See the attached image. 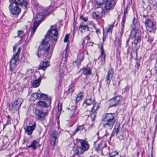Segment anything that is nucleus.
<instances>
[{"mask_svg":"<svg viewBox=\"0 0 157 157\" xmlns=\"http://www.w3.org/2000/svg\"><path fill=\"white\" fill-rule=\"evenodd\" d=\"M120 99L121 98L119 96H116L111 99L109 101L110 106H115L119 103Z\"/></svg>","mask_w":157,"mask_h":157,"instance_id":"nucleus-13","label":"nucleus"},{"mask_svg":"<svg viewBox=\"0 0 157 157\" xmlns=\"http://www.w3.org/2000/svg\"><path fill=\"white\" fill-rule=\"evenodd\" d=\"M69 88L68 90V92L72 94L74 90V87L73 84H71L69 86Z\"/></svg>","mask_w":157,"mask_h":157,"instance_id":"nucleus-35","label":"nucleus"},{"mask_svg":"<svg viewBox=\"0 0 157 157\" xmlns=\"http://www.w3.org/2000/svg\"><path fill=\"white\" fill-rule=\"evenodd\" d=\"M84 58L83 51H81L77 56V59L79 60L80 62H81L83 60Z\"/></svg>","mask_w":157,"mask_h":157,"instance_id":"nucleus-30","label":"nucleus"},{"mask_svg":"<svg viewBox=\"0 0 157 157\" xmlns=\"http://www.w3.org/2000/svg\"><path fill=\"white\" fill-rule=\"evenodd\" d=\"M38 144V142L36 140H34L32 142L30 145L28 146V148H30L32 147L34 149H36V147Z\"/></svg>","mask_w":157,"mask_h":157,"instance_id":"nucleus-32","label":"nucleus"},{"mask_svg":"<svg viewBox=\"0 0 157 157\" xmlns=\"http://www.w3.org/2000/svg\"><path fill=\"white\" fill-rule=\"evenodd\" d=\"M125 21L124 19L122 21L121 23V31H124V23Z\"/></svg>","mask_w":157,"mask_h":157,"instance_id":"nucleus-46","label":"nucleus"},{"mask_svg":"<svg viewBox=\"0 0 157 157\" xmlns=\"http://www.w3.org/2000/svg\"><path fill=\"white\" fill-rule=\"evenodd\" d=\"M103 127L107 129L111 130L116 122L114 113H106L102 117Z\"/></svg>","mask_w":157,"mask_h":157,"instance_id":"nucleus-2","label":"nucleus"},{"mask_svg":"<svg viewBox=\"0 0 157 157\" xmlns=\"http://www.w3.org/2000/svg\"><path fill=\"white\" fill-rule=\"evenodd\" d=\"M36 124L35 122H34L33 124L31 126H28L24 128L25 133L29 135H31L33 131L35 129Z\"/></svg>","mask_w":157,"mask_h":157,"instance_id":"nucleus-10","label":"nucleus"},{"mask_svg":"<svg viewBox=\"0 0 157 157\" xmlns=\"http://www.w3.org/2000/svg\"><path fill=\"white\" fill-rule=\"evenodd\" d=\"M82 93H80L78 94L77 95L76 98V102H77L80 101L82 98Z\"/></svg>","mask_w":157,"mask_h":157,"instance_id":"nucleus-36","label":"nucleus"},{"mask_svg":"<svg viewBox=\"0 0 157 157\" xmlns=\"http://www.w3.org/2000/svg\"><path fill=\"white\" fill-rule=\"evenodd\" d=\"M40 94L35 92L32 94L31 96V99L34 101L37 99H40Z\"/></svg>","mask_w":157,"mask_h":157,"instance_id":"nucleus-28","label":"nucleus"},{"mask_svg":"<svg viewBox=\"0 0 157 157\" xmlns=\"http://www.w3.org/2000/svg\"><path fill=\"white\" fill-rule=\"evenodd\" d=\"M84 127V125L83 124L78 126L75 129V130L73 132V135H74L78 131H81L82 130Z\"/></svg>","mask_w":157,"mask_h":157,"instance_id":"nucleus-33","label":"nucleus"},{"mask_svg":"<svg viewBox=\"0 0 157 157\" xmlns=\"http://www.w3.org/2000/svg\"><path fill=\"white\" fill-rule=\"evenodd\" d=\"M83 20L84 21L86 22L88 20V17H85Z\"/></svg>","mask_w":157,"mask_h":157,"instance_id":"nucleus-57","label":"nucleus"},{"mask_svg":"<svg viewBox=\"0 0 157 157\" xmlns=\"http://www.w3.org/2000/svg\"><path fill=\"white\" fill-rule=\"evenodd\" d=\"M41 81V78L40 77L38 79L33 80L31 81L32 86L34 87H38L40 84Z\"/></svg>","mask_w":157,"mask_h":157,"instance_id":"nucleus-22","label":"nucleus"},{"mask_svg":"<svg viewBox=\"0 0 157 157\" xmlns=\"http://www.w3.org/2000/svg\"><path fill=\"white\" fill-rule=\"evenodd\" d=\"M7 119H11V118H10V116L9 115H8V116L7 117Z\"/></svg>","mask_w":157,"mask_h":157,"instance_id":"nucleus-61","label":"nucleus"},{"mask_svg":"<svg viewBox=\"0 0 157 157\" xmlns=\"http://www.w3.org/2000/svg\"><path fill=\"white\" fill-rule=\"evenodd\" d=\"M106 0H95L96 5L97 6V8L100 7V6L105 2Z\"/></svg>","mask_w":157,"mask_h":157,"instance_id":"nucleus-31","label":"nucleus"},{"mask_svg":"<svg viewBox=\"0 0 157 157\" xmlns=\"http://www.w3.org/2000/svg\"><path fill=\"white\" fill-rule=\"evenodd\" d=\"M89 35H90V34H88V35H87V36H86L85 37V39H87L88 40V41L90 39V38L89 37Z\"/></svg>","mask_w":157,"mask_h":157,"instance_id":"nucleus-52","label":"nucleus"},{"mask_svg":"<svg viewBox=\"0 0 157 157\" xmlns=\"http://www.w3.org/2000/svg\"><path fill=\"white\" fill-rule=\"evenodd\" d=\"M9 9L10 12L14 15H18L21 11V9L19 7V5L14 2L10 3Z\"/></svg>","mask_w":157,"mask_h":157,"instance_id":"nucleus-5","label":"nucleus"},{"mask_svg":"<svg viewBox=\"0 0 157 157\" xmlns=\"http://www.w3.org/2000/svg\"><path fill=\"white\" fill-rule=\"evenodd\" d=\"M56 27L55 25L52 26L48 31V37L45 36V39L38 49L37 54L38 58H45L48 59L51 58L57 39L58 33Z\"/></svg>","mask_w":157,"mask_h":157,"instance_id":"nucleus-1","label":"nucleus"},{"mask_svg":"<svg viewBox=\"0 0 157 157\" xmlns=\"http://www.w3.org/2000/svg\"><path fill=\"white\" fill-rule=\"evenodd\" d=\"M154 70L155 72L157 73V63L155 64V66L154 67Z\"/></svg>","mask_w":157,"mask_h":157,"instance_id":"nucleus-54","label":"nucleus"},{"mask_svg":"<svg viewBox=\"0 0 157 157\" xmlns=\"http://www.w3.org/2000/svg\"><path fill=\"white\" fill-rule=\"evenodd\" d=\"M43 18L38 13L36 15V17L35 18V20H37L39 21H41Z\"/></svg>","mask_w":157,"mask_h":157,"instance_id":"nucleus-41","label":"nucleus"},{"mask_svg":"<svg viewBox=\"0 0 157 157\" xmlns=\"http://www.w3.org/2000/svg\"><path fill=\"white\" fill-rule=\"evenodd\" d=\"M85 37L84 38H83L82 39V44H83L85 43Z\"/></svg>","mask_w":157,"mask_h":157,"instance_id":"nucleus-58","label":"nucleus"},{"mask_svg":"<svg viewBox=\"0 0 157 157\" xmlns=\"http://www.w3.org/2000/svg\"><path fill=\"white\" fill-rule=\"evenodd\" d=\"M58 114L59 115H60L61 114V111L62 110V106L61 104L59 105L58 104Z\"/></svg>","mask_w":157,"mask_h":157,"instance_id":"nucleus-40","label":"nucleus"},{"mask_svg":"<svg viewBox=\"0 0 157 157\" xmlns=\"http://www.w3.org/2000/svg\"><path fill=\"white\" fill-rule=\"evenodd\" d=\"M94 101L92 100L91 98L87 99L85 101V103L87 105H90L93 104Z\"/></svg>","mask_w":157,"mask_h":157,"instance_id":"nucleus-34","label":"nucleus"},{"mask_svg":"<svg viewBox=\"0 0 157 157\" xmlns=\"http://www.w3.org/2000/svg\"><path fill=\"white\" fill-rule=\"evenodd\" d=\"M30 71L31 72V71H32L31 70H30V69L29 70H28L27 71V72H28Z\"/></svg>","mask_w":157,"mask_h":157,"instance_id":"nucleus-63","label":"nucleus"},{"mask_svg":"<svg viewBox=\"0 0 157 157\" xmlns=\"http://www.w3.org/2000/svg\"><path fill=\"white\" fill-rule=\"evenodd\" d=\"M11 119H7L6 123L4 124V128L6 126L10 124H11L10 123Z\"/></svg>","mask_w":157,"mask_h":157,"instance_id":"nucleus-44","label":"nucleus"},{"mask_svg":"<svg viewBox=\"0 0 157 157\" xmlns=\"http://www.w3.org/2000/svg\"><path fill=\"white\" fill-rule=\"evenodd\" d=\"M124 32V31H121H121H120L119 35L121 37L122 36Z\"/></svg>","mask_w":157,"mask_h":157,"instance_id":"nucleus-53","label":"nucleus"},{"mask_svg":"<svg viewBox=\"0 0 157 157\" xmlns=\"http://www.w3.org/2000/svg\"><path fill=\"white\" fill-rule=\"evenodd\" d=\"M93 107L91 109V114L87 117H90L92 121L93 122L95 121V118L96 115V111L99 108V104L96 102H94L93 104Z\"/></svg>","mask_w":157,"mask_h":157,"instance_id":"nucleus-6","label":"nucleus"},{"mask_svg":"<svg viewBox=\"0 0 157 157\" xmlns=\"http://www.w3.org/2000/svg\"><path fill=\"white\" fill-rule=\"evenodd\" d=\"M58 135V132L56 131H54L52 133L50 138V144L53 146L55 144L56 140Z\"/></svg>","mask_w":157,"mask_h":157,"instance_id":"nucleus-14","label":"nucleus"},{"mask_svg":"<svg viewBox=\"0 0 157 157\" xmlns=\"http://www.w3.org/2000/svg\"><path fill=\"white\" fill-rule=\"evenodd\" d=\"M88 43L89 45V46H92L94 44L93 42H92L90 41H89V42H88Z\"/></svg>","mask_w":157,"mask_h":157,"instance_id":"nucleus-56","label":"nucleus"},{"mask_svg":"<svg viewBox=\"0 0 157 157\" xmlns=\"http://www.w3.org/2000/svg\"><path fill=\"white\" fill-rule=\"evenodd\" d=\"M130 37L133 40V43L136 46L137 43L141 40V35L139 30L133 28L131 32Z\"/></svg>","mask_w":157,"mask_h":157,"instance_id":"nucleus-3","label":"nucleus"},{"mask_svg":"<svg viewBox=\"0 0 157 157\" xmlns=\"http://www.w3.org/2000/svg\"><path fill=\"white\" fill-rule=\"evenodd\" d=\"M69 38V35L68 34H67L65 37L64 39V41L65 42H67Z\"/></svg>","mask_w":157,"mask_h":157,"instance_id":"nucleus-47","label":"nucleus"},{"mask_svg":"<svg viewBox=\"0 0 157 157\" xmlns=\"http://www.w3.org/2000/svg\"><path fill=\"white\" fill-rule=\"evenodd\" d=\"M78 111L76 109V107H75L74 109L70 111L69 116L70 117H72L78 115Z\"/></svg>","mask_w":157,"mask_h":157,"instance_id":"nucleus-27","label":"nucleus"},{"mask_svg":"<svg viewBox=\"0 0 157 157\" xmlns=\"http://www.w3.org/2000/svg\"><path fill=\"white\" fill-rule=\"evenodd\" d=\"M16 45L14 46L13 47V51L14 52L15 49L16 48Z\"/></svg>","mask_w":157,"mask_h":157,"instance_id":"nucleus-59","label":"nucleus"},{"mask_svg":"<svg viewBox=\"0 0 157 157\" xmlns=\"http://www.w3.org/2000/svg\"><path fill=\"white\" fill-rule=\"evenodd\" d=\"M17 33L18 36L20 37L21 39L24 35V32L21 31H18Z\"/></svg>","mask_w":157,"mask_h":157,"instance_id":"nucleus-43","label":"nucleus"},{"mask_svg":"<svg viewBox=\"0 0 157 157\" xmlns=\"http://www.w3.org/2000/svg\"><path fill=\"white\" fill-rule=\"evenodd\" d=\"M23 102V100L21 98H19L12 104V107L15 109H19Z\"/></svg>","mask_w":157,"mask_h":157,"instance_id":"nucleus-12","label":"nucleus"},{"mask_svg":"<svg viewBox=\"0 0 157 157\" xmlns=\"http://www.w3.org/2000/svg\"><path fill=\"white\" fill-rule=\"evenodd\" d=\"M80 144L81 146V147L83 152L85 151L88 150L89 147L88 144L86 141L83 140L81 142Z\"/></svg>","mask_w":157,"mask_h":157,"instance_id":"nucleus-18","label":"nucleus"},{"mask_svg":"<svg viewBox=\"0 0 157 157\" xmlns=\"http://www.w3.org/2000/svg\"><path fill=\"white\" fill-rule=\"evenodd\" d=\"M118 154V153L116 151H113L109 154V157H114L117 155Z\"/></svg>","mask_w":157,"mask_h":157,"instance_id":"nucleus-42","label":"nucleus"},{"mask_svg":"<svg viewBox=\"0 0 157 157\" xmlns=\"http://www.w3.org/2000/svg\"><path fill=\"white\" fill-rule=\"evenodd\" d=\"M41 22V21H39L37 20H35V21L34 22V25L33 28V29L31 31V36L33 35L37 27Z\"/></svg>","mask_w":157,"mask_h":157,"instance_id":"nucleus-20","label":"nucleus"},{"mask_svg":"<svg viewBox=\"0 0 157 157\" xmlns=\"http://www.w3.org/2000/svg\"><path fill=\"white\" fill-rule=\"evenodd\" d=\"M95 150L98 151L100 150H102V147H101V145L98 144L97 145H96L94 147Z\"/></svg>","mask_w":157,"mask_h":157,"instance_id":"nucleus-38","label":"nucleus"},{"mask_svg":"<svg viewBox=\"0 0 157 157\" xmlns=\"http://www.w3.org/2000/svg\"><path fill=\"white\" fill-rule=\"evenodd\" d=\"M42 98L43 100H46L48 103L49 106L50 107L51 103V98L50 97H48L47 95L43 94H40V99Z\"/></svg>","mask_w":157,"mask_h":157,"instance_id":"nucleus-17","label":"nucleus"},{"mask_svg":"<svg viewBox=\"0 0 157 157\" xmlns=\"http://www.w3.org/2000/svg\"><path fill=\"white\" fill-rule=\"evenodd\" d=\"M145 23L147 30L149 32L152 31L155 27V24L151 20L147 19L146 20Z\"/></svg>","mask_w":157,"mask_h":157,"instance_id":"nucleus-8","label":"nucleus"},{"mask_svg":"<svg viewBox=\"0 0 157 157\" xmlns=\"http://www.w3.org/2000/svg\"><path fill=\"white\" fill-rule=\"evenodd\" d=\"M92 15L94 18L99 19L103 17V13L101 12L97 11L93 12Z\"/></svg>","mask_w":157,"mask_h":157,"instance_id":"nucleus-24","label":"nucleus"},{"mask_svg":"<svg viewBox=\"0 0 157 157\" xmlns=\"http://www.w3.org/2000/svg\"><path fill=\"white\" fill-rule=\"evenodd\" d=\"M114 74L113 70L112 68L109 69L108 73L105 77V82L107 86H109L111 80L112 79Z\"/></svg>","mask_w":157,"mask_h":157,"instance_id":"nucleus-7","label":"nucleus"},{"mask_svg":"<svg viewBox=\"0 0 157 157\" xmlns=\"http://www.w3.org/2000/svg\"><path fill=\"white\" fill-rule=\"evenodd\" d=\"M106 35L104 33L103 35V42H105L106 40Z\"/></svg>","mask_w":157,"mask_h":157,"instance_id":"nucleus-50","label":"nucleus"},{"mask_svg":"<svg viewBox=\"0 0 157 157\" xmlns=\"http://www.w3.org/2000/svg\"><path fill=\"white\" fill-rule=\"evenodd\" d=\"M36 105L41 107L47 108L48 106V104H47L45 102L41 101H38Z\"/></svg>","mask_w":157,"mask_h":157,"instance_id":"nucleus-26","label":"nucleus"},{"mask_svg":"<svg viewBox=\"0 0 157 157\" xmlns=\"http://www.w3.org/2000/svg\"><path fill=\"white\" fill-rule=\"evenodd\" d=\"M34 113L37 120L43 121L45 119L46 113L43 112L42 111L36 109Z\"/></svg>","mask_w":157,"mask_h":157,"instance_id":"nucleus-9","label":"nucleus"},{"mask_svg":"<svg viewBox=\"0 0 157 157\" xmlns=\"http://www.w3.org/2000/svg\"><path fill=\"white\" fill-rule=\"evenodd\" d=\"M155 81L157 82V78L155 79Z\"/></svg>","mask_w":157,"mask_h":157,"instance_id":"nucleus-64","label":"nucleus"},{"mask_svg":"<svg viewBox=\"0 0 157 157\" xmlns=\"http://www.w3.org/2000/svg\"><path fill=\"white\" fill-rule=\"evenodd\" d=\"M129 40H130V39H128L126 41V43H128V42L129 41Z\"/></svg>","mask_w":157,"mask_h":157,"instance_id":"nucleus-62","label":"nucleus"},{"mask_svg":"<svg viewBox=\"0 0 157 157\" xmlns=\"http://www.w3.org/2000/svg\"><path fill=\"white\" fill-rule=\"evenodd\" d=\"M113 27V25H111L109 26V28L107 29L106 32L107 33L110 32L111 33H112V32Z\"/></svg>","mask_w":157,"mask_h":157,"instance_id":"nucleus-39","label":"nucleus"},{"mask_svg":"<svg viewBox=\"0 0 157 157\" xmlns=\"http://www.w3.org/2000/svg\"><path fill=\"white\" fill-rule=\"evenodd\" d=\"M115 5L114 0H106L105 3V8L106 10L113 8Z\"/></svg>","mask_w":157,"mask_h":157,"instance_id":"nucleus-11","label":"nucleus"},{"mask_svg":"<svg viewBox=\"0 0 157 157\" xmlns=\"http://www.w3.org/2000/svg\"><path fill=\"white\" fill-rule=\"evenodd\" d=\"M65 52V54L63 56V57L62 58V60L64 62H66L67 61V55H66V53L67 52V51H64Z\"/></svg>","mask_w":157,"mask_h":157,"instance_id":"nucleus-45","label":"nucleus"},{"mask_svg":"<svg viewBox=\"0 0 157 157\" xmlns=\"http://www.w3.org/2000/svg\"><path fill=\"white\" fill-rule=\"evenodd\" d=\"M49 66V63L47 60L43 61L42 65L39 67L38 69H42L44 71Z\"/></svg>","mask_w":157,"mask_h":157,"instance_id":"nucleus-21","label":"nucleus"},{"mask_svg":"<svg viewBox=\"0 0 157 157\" xmlns=\"http://www.w3.org/2000/svg\"><path fill=\"white\" fill-rule=\"evenodd\" d=\"M73 151L75 154L77 155L82 154L83 152L81 147H75L73 148Z\"/></svg>","mask_w":157,"mask_h":157,"instance_id":"nucleus-25","label":"nucleus"},{"mask_svg":"<svg viewBox=\"0 0 157 157\" xmlns=\"http://www.w3.org/2000/svg\"><path fill=\"white\" fill-rule=\"evenodd\" d=\"M21 52V48H19L17 50V52L16 53L13 54L12 58L10 61V69L11 71H12L16 66V63L19 59V57Z\"/></svg>","mask_w":157,"mask_h":157,"instance_id":"nucleus-4","label":"nucleus"},{"mask_svg":"<svg viewBox=\"0 0 157 157\" xmlns=\"http://www.w3.org/2000/svg\"><path fill=\"white\" fill-rule=\"evenodd\" d=\"M79 29L81 32L82 33H83V30H85L86 29L88 31H90L92 29L91 28L88 27L87 25H83V24L82 23L80 25Z\"/></svg>","mask_w":157,"mask_h":157,"instance_id":"nucleus-19","label":"nucleus"},{"mask_svg":"<svg viewBox=\"0 0 157 157\" xmlns=\"http://www.w3.org/2000/svg\"><path fill=\"white\" fill-rule=\"evenodd\" d=\"M120 124L118 123L116 124L115 125L114 128H113L112 135L116 134L117 135L119 132Z\"/></svg>","mask_w":157,"mask_h":157,"instance_id":"nucleus-29","label":"nucleus"},{"mask_svg":"<svg viewBox=\"0 0 157 157\" xmlns=\"http://www.w3.org/2000/svg\"><path fill=\"white\" fill-rule=\"evenodd\" d=\"M94 28L96 30V32L98 34H99L100 33V32L99 29H97L96 27L94 25Z\"/></svg>","mask_w":157,"mask_h":157,"instance_id":"nucleus-49","label":"nucleus"},{"mask_svg":"<svg viewBox=\"0 0 157 157\" xmlns=\"http://www.w3.org/2000/svg\"><path fill=\"white\" fill-rule=\"evenodd\" d=\"M127 13H128V11H127V9H125L124 10V17L125 15L126 14H127Z\"/></svg>","mask_w":157,"mask_h":157,"instance_id":"nucleus-55","label":"nucleus"},{"mask_svg":"<svg viewBox=\"0 0 157 157\" xmlns=\"http://www.w3.org/2000/svg\"><path fill=\"white\" fill-rule=\"evenodd\" d=\"M64 73V71L62 68H60L58 72V75H59L60 78H61L63 76Z\"/></svg>","mask_w":157,"mask_h":157,"instance_id":"nucleus-37","label":"nucleus"},{"mask_svg":"<svg viewBox=\"0 0 157 157\" xmlns=\"http://www.w3.org/2000/svg\"><path fill=\"white\" fill-rule=\"evenodd\" d=\"M100 50L101 51V55L100 58L101 59V61L102 64H104L105 61V56L104 54V52L103 50V45L102 44L101 45Z\"/></svg>","mask_w":157,"mask_h":157,"instance_id":"nucleus-23","label":"nucleus"},{"mask_svg":"<svg viewBox=\"0 0 157 157\" xmlns=\"http://www.w3.org/2000/svg\"><path fill=\"white\" fill-rule=\"evenodd\" d=\"M81 71H82L83 74L86 75H90L92 74L91 68L87 66L83 67Z\"/></svg>","mask_w":157,"mask_h":157,"instance_id":"nucleus-15","label":"nucleus"},{"mask_svg":"<svg viewBox=\"0 0 157 157\" xmlns=\"http://www.w3.org/2000/svg\"><path fill=\"white\" fill-rule=\"evenodd\" d=\"M80 18L81 19V20H82L83 19V16H82V15H81L80 16Z\"/></svg>","mask_w":157,"mask_h":157,"instance_id":"nucleus-60","label":"nucleus"},{"mask_svg":"<svg viewBox=\"0 0 157 157\" xmlns=\"http://www.w3.org/2000/svg\"><path fill=\"white\" fill-rule=\"evenodd\" d=\"M39 14L41 17H42L43 18L45 16V14L43 12H40L38 13Z\"/></svg>","mask_w":157,"mask_h":157,"instance_id":"nucleus-51","label":"nucleus"},{"mask_svg":"<svg viewBox=\"0 0 157 157\" xmlns=\"http://www.w3.org/2000/svg\"><path fill=\"white\" fill-rule=\"evenodd\" d=\"M15 2L17 3L18 5H20L24 9L27 8V3L26 0H14Z\"/></svg>","mask_w":157,"mask_h":157,"instance_id":"nucleus-16","label":"nucleus"},{"mask_svg":"<svg viewBox=\"0 0 157 157\" xmlns=\"http://www.w3.org/2000/svg\"><path fill=\"white\" fill-rule=\"evenodd\" d=\"M153 40V38L152 37L149 36L147 40V41L149 43H151Z\"/></svg>","mask_w":157,"mask_h":157,"instance_id":"nucleus-48","label":"nucleus"}]
</instances>
